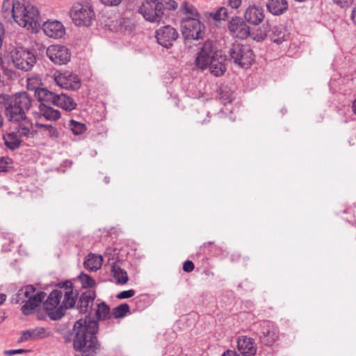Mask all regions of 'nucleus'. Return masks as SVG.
Masks as SVG:
<instances>
[{
	"label": "nucleus",
	"instance_id": "1",
	"mask_svg": "<svg viewBox=\"0 0 356 356\" xmlns=\"http://www.w3.org/2000/svg\"><path fill=\"white\" fill-rule=\"evenodd\" d=\"M77 297L78 293L70 281L59 283L58 288L50 293L44 303L49 318L54 321L60 319L66 309L74 307Z\"/></svg>",
	"mask_w": 356,
	"mask_h": 356
},
{
	"label": "nucleus",
	"instance_id": "2",
	"mask_svg": "<svg viewBox=\"0 0 356 356\" xmlns=\"http://www.w3.org/2000/svg\"><path fill=\"white\" fill-rule=\"evenodd\" d=\"M73 346L81 356H95L100 350L101 345L96 336L98 323L90 319H79L74 325Z\"/></svg>",
	"mask_w": 356,
	"mask_h": 356
},
{
	"label": "nucleus",
	"instance_id": "3",
	"mask_svg": "<svg viewBox=\"0 0 356 356\" xmlns=\"http://www.w3.org/2000/svg\"><path fill=\"white\" fill-rule=\"evenodd\" d=\"M2 13L8 22L12 19L23 27L36 26L40 19L39 11L32 5L24 6L19 1L4 0Z\"/></svg>",
	"mask_w": 356,
	"mask_h": 356
},
{
	"label": "nucleus",
	"instance_id": "4",
	"mask_svg": "<svg viewBox=\"0 0 356 356\" xmlns=\"http://www.w3.org/2000/svg\"><path fill=\"white\" fill-rule=\"evenodd\" d=\"M177 8V3L174 0H145L138 12L145 20L159 23L162 20L165 10H175Z\"/></svg>",
	"mask_w": 356,
	"mask_h": 356
},
{
	"label": "nucleus",
	"instance_id": "5",
	"mask_svg": "<svg viewBox=\"0 0 356 356\" xmlns=\"http://www.w3.org/2000/svg\"><path fill=\"white\" fill-rule=\"evenodd\" d=\"M31 105L32 99L26 92L15 94L6 107V116L12 122H19L26 116Z\"/></svg>",
	"mask_w": 356,
	"mask_h": 356
},
{
	"label": "nucleus",
	"instance_id": "6",
	"mask_svg": "<svg viewBox=\"0 0 356 356\" xmlns=\"http://www.w3.org/2000/svg\"><path fill=\"white\" fill-rule=\"evenodd\" d=\"M70 17L79 26H90L95 19V14L90 4L76 2L70 9Z\"/></svg>",
	"mask_w": 356,
	"mask_h": 356
},
{
	"label": "nucleus",
	"instance_id": "7",
	"mask_svg": "<svg viewBox=\"0 0 356 356\" xmlns=\"http://www.w3.org/2000/svg\"><path fill=\"white\" fill-rule=\"evenodd\" d=\"M231 60L238 65L248 67L254 60V54L248 45L234 43L229 51Z\"/></svg>",
	"mask_w": 356,
	"mask_h": 356
},
{
	"label": "nucleus",
	"instance_id": "8",
	"mask_svg": "<svg viewBox=\"0 0 356 356\" xmlns=\"http://www.w3.org/2000/svg\"><path fill=\"white\" fill-rule=\"evenodd\" d=\"M35 292V288L33 285H27L21 288V293H24L27 299L21 309L24 315L33 314L46 297V293L43 291L36 293Z\"/></svg>",
	"mask_w": 356,
	"mask_h": 356
},
{
	"label": "nucleus",
	"instance_id": "9",
	"mask_svg": "<svg viewBox=\"0 0 356 356\" xmlns=\"http://www.w3.org/2000/svg\"><path fill=\"white\" fill-rule=\"evenodd\" d=\"M257 335L260 341L265 346H270L279 339L280 332L275 323L262 321L258 323Z\"/></svg>",
	"mask_w": 356,
	"mask_h": 356
},
{
	"label": "nucleus",
	"instance_id": "10",
	"mask_svg": "<svg viewBox=\"0 0 356 356\" xmlns=\"http://www.w3.org/2000/svg\"><path fill=\"white\" fill-rule=\"evenodd\" d=\"M220 51L217 50L216 43L212 40H207L200 47L195 60V65L198 69L204 70L209 65V61L214 58L216 54Z\"/></svg>",
	"mask_w": 356,
	"mask_h": 356
},
{
	"label": "nucleus",
	"instance_id": "11",
	"mask_svg": "<svg viewBox=\"0 0 356 356\" xmlns=\"http://www.w3.org/2000/svg\"><path fill=\"white\" fill-rule=\"evenodd\" d=\"M182 35L186 39H202L205 34V26L200 19H183L181 21Z\"/></svg>",
	"mask_w": 356,
	"mask_h": 356
},
{
	"label": "nucleus",
	"instance_id": "12",
	"mask_svg": "<svg viewBox=\"0 0 356 356\" xmlns=\"http://www.w3.org/2000/svg\"><path fill=\"white\" fill-rule=\"evenodd\" d=\"M11 58L14 65L23 71L30 70L36 63L35 56L30 51L22 48L12 51Z\"/></svg>",
	"mask_w": 356,
	"mask_h": 356
},
{
	"label": "nucleus",
	"instance_id": "13",
	"mask_svg": "<svg viewBox=\"0 0 356 356\" xmlns=\"http://www.w3.org/2000/svg\"><path fill=\"white\" fill-rule=\"evenodd\" d=\"M47 57L56 65H65L70 60V49L63 45H50L46 51Z\"/></svg>",
	"mask_w": 356,
	"mask_h": 356
},
{
	"label": "nucleus",
	"instance_id": "14",
	"mask_svg": "<svg viewBox=\"0 0 356 356\" xmlns=\"http://www.w3.org/2000/svg\"><path fill=\"white\" fill-rule=\"evenodd\" d=\"M227 28L232 36L239 39H246L250 33L249 26L239 17H232Z\"/></svg>",
	"mask_w": 356,
	"mask_h": 356
},
{
	"label": "nucleus",
	"instance_id": "15",
	"mask_svg": "<svg viewBox=\"0 0 356 356\" xmlns=\"http://www.w3.org/2000/svg\"><path fill=\"white\" fill-rule=\"evenodd\" d=\"M157 42L165 48H170L178 38V33L170 25L161 27L156 31Z\"/></svg>",
	"mask_w": 356,
	"mask_h": 356
},
{
	"label": "nucleus",
	"instance_id": "16",
	"mask_svg": "<svg viewBox=\"0 0 356 356\" xmlns=\"http://www.w3.org/2000/svg\"><path fill=\"white\" fill-rule=\"evenodd\" d=\"M54 80L57 85L67 90H76L81 86L78 76L68 72L56 75Z\"/></svg>",
	"mask_w": 356,
	"mask_h": 356
},
{
	"label": "nucleus",
	"instance_id": "17",
	"mask_svg": "<svg viewBox=\"0 0 356 356\" xmlns=\"http://www.w3.org/2000/svg\"><path fill=\"white\" fill-rule=\"evenodd\" d=\"M109 29L115 31L120 32L124 35H129L133 33L136 29L135 22L126 17H120L115 20H113L110 24H108Z\"/></svg>",
	"mask_w": 356,
	"mask_h": 356
},
{
	"label": "nucleus",
	"instance_id": "18",
	"mask_svg": "<svg viewBox=\"0 0 356 356\" xmlns=\"http://www.w3.org/2000/svg\"><path fill=\"white\" fill-rule=\"evenodd\" d=\"M237 348L243 356H254L257 347L254 339L248 336H239L236 340Z\"/></svg>",
	"mask_w": 356,
	"mask_h": 356
},
{
	"label": "nucleus",
	"instance_id": "19",
	"mask_svg": "<svg viewBox=\"0 0 356 356\" xmlns=\"http://www.w3.org/2000/svg\"><path fill=\"white\" fill-rule=\"evenodd\" d=\"M42 31L47 36L52 38H61L65 33L64 26L57 20L45 22L42 25Z\"/></svg>",
	"mask_w": 356,
	"mask_h": 356
},
{
	"label": "nucleus",
	"instance_id": "20",
	"mask_svg": "<svg viewBox=\"0 0 356 356\" xmlns=\"http://www.w3.org/2000/svg\"><path fill=\"white\" fill-rule=\"evenodd\" d=\"M226 56L222 55L221 51L216 54L214 58L209 61V70L216 76H220L224 74L227 70Z\"/></svg>",
	"mask_w": 356,
	"mask_h": 356
},
{
	"label": "nucleus",
	"instance_id": "21",
	"mask_svg": "<svg viewBox=\"0 0 356 356\" xmlns=\"http://www.w3.org/2000/svg\"><path fill=\"white\" fill-rule=\"evenodd\" d=\"M244 17L248 23L258 25L264 19V9L261 7L251 5L245 10Z\"/></svg>",
	"mask_w": 356,
	"mask_h": 356
},
{
	"label": "nucleus",
	"instance_id": "22",
	"mask_svg": "<svg viewBox=\"0 0 356 356\" xmlns=\"http://www.w3.org/2000/svg\"><path fill=\"white\" fill-rule=\"evenodd\" d=\"M18 124L17 128L15 129L22 137L29 138L34 136L37 131L34 129L32 121L27 118L26 116L19 122H13Z\"/></svg>",
	"mask_w": 356,
	"mask_h": 356
},
{
	"label": "nucleus",
	"instance_id": "23",
	"mask_svg": "<svg viewBox=\"0 0 356 356\" xmlns=\"http://www.w3.org/2000/svg\"><path fill=\"white\" fill-rule=\"evenodd\" d=\"M95 296V291L90 290L81 293L77 305L80 313L86 314L88 312L92 305Z\"/></svg>",
	"mask_w": 356,
	"mask_h": 356
},
{
	"label": "nucleus",
	"instance_id": "24",
	"mask_svg": "<svg viewBox=\"0 0 356 356\" xmlns=\"http://www.w3.org/2000/svg\"><path fill=\"white\" fill-rule=\"evenodd\" d=\"M22 136L16 131H10L6 132L3 139L6 147L11 150L18 149L22 143L21 138Z\"/></svg>",
	"mask_w": 356,
	"mask_h": 356
},
{
	"label": "nucleus",
	"instance_id": "25",
	"mask_svg": "<svg viewBox=\"0 0 356 356\" xmlns=\"http://www.w3.org/2000/svg\"><path fill=\"white\" fill-rule=\"evenodd\" d=\"M58 95L49 91L47 88H40L37 90L35 96L40 104L54 105L56 106Z\"/></svg>",
	"mask_w": 356,
	"mask_h": 356
},
{
	"label": "nucleus",
	"instance_id": "26",
	"mask_svg": "<svg viewBox=\"0 0 356 356\" xmlns=\"http://www.w3.org/2000/svg\"><path fill=\"white\" fill-rule=\"evenodd\" d=\"M271 40L277 44H281L289 38V33L282 26H274L270 35Z\"/></svg>",
	"mask_w": 356,
	"mask_h": 356
},
{
	"label": "nucleus",
	"instance_id": "27",
	"mask_svg": "<svg viewBox=\"0 0 356 356\" xmlns=\"http://www.w3.org/2000/svg\"><path fill=\"white\" fill-rule=\"evenodd\" d=\"M46 329L44 327H35L24 331L19 341H25L29 339H42L47 337Z\"/></svg>",
	"mask_w": 356,
	"mask_h": 356
},
{
	"label": "nucleus",
	"instance_id": "28",
	"mask_svg": "<svg viewBox=\"0 0 356 356\" xmlns=\"http://www.w3.org/2000/svg\"><path fill=\"white\" fill-rule=\"evenodd\" d=\"M266 6L268 11L275 15L282 14L288 7L286 0H268Z\"/></svg>",
	"mask_w": 356,
	"mask_h": 356
},
{
	"label": "nucleus",
	"instance_id": "29",
	"mask_svg": "<svg viewBox=\"0 0 356 356\" xmlns=\"http://www.w3.org/2000/svg\"><path fill=\"white\" fill-rule=\"evenodd\" d=\"M56 106L65 111H71L76 108V103L74 99L65 94L58 95Z\"/></svg>",
	"mask_w": 356,
	"mask_h": 356
},
{
	"label": "nucleus",
	"instance_id": "30",
	"mask_svg": "<svg viewBox=\"0 0 356 356\" xmlns=\"http://www.w3.org/2000/svg\"><path fill=\"white\" fill-rule=\"evenodd\" d=\"M84 267L90 271L99 269L102 265V257L94 254H89L84 261Z\"/></svg>",
	"mask_w": 356,
	"mask_h": 356
},
{
	"label": "nucleus",
	"instance_id": "31",
	"mask_svg": "<svg viewBox=\"0 0 356 356\" xmlns=\"http://www.w3.org/2000/svg\"><path fill=\"white\" fill-rule=\"evenodd\" d=\"M40 113L47 120H57L60 118V113L58 110L51 107V105L40 104Z\"/></svg>",
	"mask_w": 356,
	"mask_h": 356
},
{
	"label": "nucleus",
	"instance_id": "32",
	"mask_svg": "<svg viewBox=\"0 0 356 356\" xmlns=\"http://www.w3.org/2000/svg\"><path fill=\"white\" fill-rule=\"evenodd\" d=\"M111 272L113 277L116 280V283L119 284H125L128 280V275L126 270L121 268L117 264H113L112 266Z\"/></svg>",
	"mask_w": 356,
	"mask_h": 356
},
{
	"label": "nucleus",
	"instance_id": "33",
	"mask_svg": "<svg viewBox=\"0 0 356 356\" xmlns=\"http://www.w3.org/2000/svg\"><path fill=\"white\" fill-rule=\"evenodd\" d=\"M181 9L184 14L188 15L185 19L197 18L200 19V14L197 9L191 3L184 1L181 4Z\"/></svg>",
	"mask_w": 356,
	"mask_h": 356
},
{
	"label": "nucleus",
	"instance_id": "34",
	"mask_svg": "<svg viewBox=\"0 0 356 356\" xmlns=\"http://www.w3.org/2000/svg\"><path fill=\"white\" fill-rule=\"evenodd\" d=\"M96 314L99 320H105L112 316L109 306L104 302L98 304Z\"/></svg>",
	"mask_w": 356,
	"mask_h": 356
},
{
	"label": "nucleus",
	"instance_id": "35",
	"mask_svg": "<svg viewBox=\"0 0 356 356\" xmlns=\"http://www.w3.org/2000/svg\"><path fill=\"white\" fill-rule=\"evenodd\" d=\"M234 98V92L227 87L220 89L219 99L223 104L232 103Z\"/></svg>",
	"mask_w": 356,
	"mask_h": 356
},
{
	"label": "nucleus",
	"instance_id": "36",
	"mask_svg": "<svg viewBox=\"0 0 356 356\" xmlns=\"http://www.w3.org/2000/svg\"><path fill=\"white\" fill-rule=\"evenodd\" d=\"M129 312V306L127 303H123L113 308L111 314L115 318H120Z\"/></svg>",
	"mask_w": 356,
	"mask_h": 356
},
{
	"label": "nucleus",
	"instance_id": "37",
	"mask_svg": "<svg viewBox=\"0 0 356 356\" xmlns=\"http://www.w3.org/2000/svg\"><path fill=\"white\" fill-rule=\"evenodd\" d=\"M42 81L38 76H32L27 78V88L29 90L35 91V95H37V90L40 89Z\"/></svg>",
	"mask_w": 356,
	"mask_h": 356
},
{
	"label": "nucleus",
	"instance_id": "38",
	"mask_svg": "<svg viewBox=\"0 0 356 356\" xmlns=\"http://www.w3.org/2000/svg\"><path fill=\"white\" fill-rule=\"evenodd\" d=\"M69 126L72 132L76 136L82 134L86 130L85 124L76 122L74 120L70 121Z\"/></svg>",
	"mask_w": 356,
	"mask_h": 356
},
{
	"label": "nucleus",
	"instance_id": "39",
	"mask_svg": "<svg viewBox=\"0 0 356 356\" xmlns=\"http://www.w3.org/2000/svg\"><path fill=\"white\" fill-rule=\"evenodd\" d=\"M78 279L81 282L82 287L85 289L92 288L96 284L95 280L93 278L83 273H81L79 275Z\"/></svg>",
	"mask_w": 356,
	"mask_h": 356
},
{
	"label": "nucleus",
	"instance_id": "40",
	"mask_svg": "<svg viewBox=\"0 0 356 356\" xmlns=\"http://www.w3.org/2000/svg\"><path fill=\"white\" fill-rule=\"evenodd\" d=\"M210 16L216 21L225 19L227 17V9L225 7L218 8L216 12L211 13Z\"/></svg>",
	"mask_w": 356,
	"mask_h": 356
},
{
	"label": "nucleus",
	"instance_id": "41",
	"mask_svg": "<svg viewBox=\"0 0 356 356\" xmlns=\"http://www.w3.org/2000/svg\"><path fill=\"white\" fill-rule=\"evenodd\" d=\"M13 161L9 157H0V172H6L12 168Z\"/></svg>",
	"mask_w": 356,
	"mask_h": 356
},
{
	"label": "nucleus",
	"instance_id": "42",
	"mask_svg": "<svg viewBox=\"0 0 356 356\" xmlns=\"http://www.w3.org/2000/svg\"><path fill=\"white\" fill-rule=\"evenodd\" d=\"M334 5L341 9H347L352 6L355 0H331Z\"/></svg>",
	"mask_w": 356,
	"mask_h": 356
},
{
	"label": "nucleus",
	"instance_id": "43",
	"mask_svg": "<svg viewBox=\"0 0 356 356\" xmlns=\"http://www.w3.org/2000/svg\"><path fill=\"white\" fill-rule=\"evenodd\" d=\"M136 293L134 289H129L127 291H123L116 295V298L122 300L133 297Z\"/></svg>",
	"mask_w": 356,
	"mask_h": 356
},
{
	"label": "nucleus",
	"instance_id": "44",
	"mask_svg": "<svg viewBox=\"0 0 356 356\" xmlns=\"http://www.w3.org/2000/svg\"><path fill=\"white\" fill-rule=\"evenodd\" d=\"M99 1L106 6H119L122 0H99Z\"/></svg>",
	"mask_w": 356,
	"mask_h": 356
},
{
	"label": "nucleus",
	"instance_id": "45",
	"mask_svg": "<svg viewBox=\"0 0 356 356\" xmlns=\"http://www.w3.org/2000/svg\"><path fill=\"white\" fill-rule=\"evenodd\" d=\"M194 268H195V265L191 261L187 260V261H184V263L183 264V270L185 272H187V273L192 272L194 270Z\"/></svg>",
	"mask_w": 356,
	"mask_h": 356
},
{
	"label": "nucleus",
	"instance_id": "46",
	"mask_svg": "<svg viewBox=\"0 0 356 356\" xmlns=\"http://www.w3.org/2000/svg\"><path fill=\"white\" fill-rule=\"evenodd\" d=\"M27 300L26 298L25 297V295L24 293H21V289L18 291L17 293L16 294L15 298V302L16 303H25Z\"/></svg>",
	"mask_w": 356,
	"mask_h": 356
},
{
	"label": "nucleus",
	"instance_id": "47",
	"mask_svg": "<svg viewBox=\"0 0 356 356\" xmlns=\"http://www.w3.org/2000/svg\"><path fill=\"white\" fill-rule=\"evenodd\" d=\"M37 126L40 127H45V128L48 129L49 130V133H50L51 136H57L58 132H57L56 129L54 127H53L51 125H43L42 124H37Z\"/></svg>",
	"mask_w": 356,
	"mask_h": 356
},
{
	"label": "nucleus",
	"instance_id": "48",
	"mask_svg": "<svg viewBox=\"0 0 356 356\" xmlns=\"http://www.w3.org/2000/svg\"><path fill=\"white\" fill-rule=\"evenodd\" d=\"M242 3V0H229V6L234 9L238 8Z\"/></svg>",
	"mask_w": 356,
	"mask_h": 356
},
{
	"label": "nucleus",
	"instance_id": "49",
	"mask_svg": "<svg viewBox=\"0 0 356 356\" xmlns=\"http://www.w3.org/2000/svg\"><path fill=\"white\" fill-rule=\"evenodd\" d=\"M25 352H26V350H24V349L8 350H5L4 354L8 356H11L15 354H18V353H25Z\"/></svg>",
	"mask_w": 356,
	"mask_h": 356
},
{
	"label": "nucleus",
	"instance_id": "50",
	"mask_svg": "<svg viewBox=\"0 0 356 356\" xmlns=\"http://www.w3.org/2000/svg\"><path fill=\"white\" fill-rule=\"evenodd\" d=\"M222 356H240L235 350H227L223 353Z\"/></svg>",
	"mask_w": 356,
	"mask_h": 356
},
{
	"label": "nucleus",
	"instance_id": "51",
	"mask_svg": "<svg viewBox=\"0 0 356 356\" xmlns=\"http://www.w3.org/2000/svg\"><path fill=\"white\" fill-rule=\"evenodd\" d=\"M350 19L356 25V6L354 7L351 11Z\"/></svg>",
	"mask_w": 356,
	"mask_h": 356
},
{
	"label": "nucleus",
	"instance_id": "52",
	"mask_svg": "<svg viewBox=\"0 0 356 356\" xmlns=\"http://www.w3.org/2000/svg\"><path fill=\"white\" fill-rule=\"evenodd\" d=\"M267 34L266 33H257L256 35H255V39H257L258 41L259 40H264L266 37Z\"/></svg>",
	"mask_w": 356,
	"mask_h": 356
},
{
	"label": "nucleus",
	"instance_id": "53",
	"mask_svg": "<svg viewBox=\"0 0 356 356\" xmlns=\"http://www.w3.org/2000/svg\"><path fill=\"white\" fill-rule=\"evenodd\" d=\"M6 299V296L3 293H0V305H2Z\"/></svg>",
	"mask_w": 356,
	"mask_h": 356
},
{
	"label": "nucleus",
	"instance_id": "54",
	"mask_svg": "<svg viewBox=\"0 0 356 356\" xmlns=\"http://www.w3.org/2000/svg\"><path fill=\"white\" fill-rule=\"evenodd\" d=\"M3 117L2 115L1 112L0 111V128L3 126Z\"/></svg>",
	"mask_w": 356,
	"mask_h": 356
},
{
	"label": "nucleus",
	"instance_id": "55",
	"mask_svg": "<svg viewBox=\"0 0 356 356\" xmlns=\"http://www.w3.org/2000/svg\"><path fill=\"white\" fill-rule=\"evenodd\" d=\"M353 111L356 114V99L353 103Z\"/></svg>",
	"mask_w": 356,
	"mask_h": 356
},
{
	"label": "nucleus",
	"instance_id": "56",
	"mask_svg": "<svg viewBox=\"0 0 356 356\" xmlns=\"http://www.w3.org/2000/svg\"><path fill=\"white\" fill-rule=\"evenodd\" d=\"M197 122L198 123H200L202 124H204L206 122L205 120H201L200 118H199V116L197 117Z\"/></svg>",
	"mask_w": 356,
	"mask_h": 356
},
{
	"label": "nucleus",
	"instance_id": "57",
	"mask_svg": "<svg viewBox=\"0 0 356 356\" xmlns=\"http://www.w3.org/2000/svg\"><path fill=\"white\" fill-rule=\"evenodd\" d=\"M134 300L136 301V303H138V302H141L142 297H137V298H134Z\"/></svg>",
	"mask_w": 356,
	"mask_h": 356
},
{
	"label": "nucleus",
	"instance_id": "58",
	"mask_svg": "<svg viewBox=\"0 0 356 356\" xmlns=\"http://www.w3.org/2000/svg\"><path fill=\"white\" fill-rule=\"evenodd\" d=\"M204 273H205L206 275H209L210 274H212V275H213V273H211V272H210V271H209V270H206V271H204Z\"/></svg>",
	"mask_w": 356,
	"mask_h": 356
},
{
	"label": "nucleus",
	"instance_id": "59",
	"mask_svg": "<svg viewBox=\"0 0 356 356\" xmlns=\"http://www.w3.org/2000/svg\"><path fill=\"white\" fill-rule=\"evenodd\" d=\"M105 181H106V183H108V182H109V180H108V179L107 177H105Z\"/></svg>",
	"mask_w": 356,
	"mask_h": 356
}]
</instances>
